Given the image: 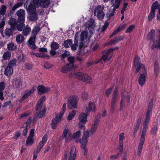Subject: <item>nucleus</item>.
<instances>
[{
  "instance_id": "680f3d73",
  "label": "nucleus",
  "mask_w": 160,
  "mask_h": 160,
  "mask_svg": "<svg viewBox=\"0 0 160 160\" xmlns=\"http://www.w3.org/2000/svg\"><path fill=\"white\" fill-rule=\"evenodd\" d=\"M124 133H122L120 134L119 135V142L122 143L123 140L124 138Z\"/></svg>"
},
{
  "instance_id": "4c0bfd02",
  "label": "nucleus",
  "mask_w": 160,
  "mask_h": 160,
  "mask_svg": "<svg viewBox=\"0 0 160 160\" xmlns=\"http://www.w3.org/2000/svg\"><path fill=\"white\" fill-rule=\"evenodd\" d=\"M34 141L33 137L29 136L26 141V144L28 146L31 145L33 143Z\"/></svg>"
},
{
  "instance_id": "1a4fd4ad",
  "label": "nucleus",
  "mask_w": 160,
  "mask_h": 160,
  "mask_svg": "<svg viewBox=\"0 0 160 160\" xmlns=\"http://www.w3.org/2000/svg\"><path fill=\"white\" fill-rule=\"evenodd\" d=\"M68 63L64 66L61 70V72L63 73H66L73 68L75 63V58L72 56H69L67 58Z\"/></svg>"
},
{
  "instance_id": "5fc2aeb1",
  "label": "nucleus",
  "mask_w": 160,
  "mask_h": 160,
  "mask_svg": "<svg viewBox=\"0 0 160 160\" xmlns=\"http://www.w3.org/2000/svg\"><path fill=\"white\" fill-rule=\"evenodd\" d=\"M43 104H41L39 102H37L36 105V110L37 111H41L42 108Z\"/></svg>"
},
{
  "instance_id": "774afa93",
  "label": "nucleus",
  "mask_w": 160,
  "mask_h": 160,
  "mask_svg": "<svg viewBox=\"0 0 160 160\" xmlns=\"http://www.w3.org/2000/svg\"><path fill=\"white\" fill-rule=\"evenodd\" d=\"M46 99V97L44 96H43L41 97L39 100V101H38V102H39L41 104H43V101H45Z\"/></svg>"
},
{
  "instance_id": "dca6fc26",
  "label": "nucleus",
  "mask_w": 160,
  "mask_h": 160,
  "mask_svg": "<svg viewBox=\"0 0 160 160\" xmlns=\"http://www.w3.org/2000/svg\"><path fill=\"white\" fill-rule=\"evenodd\" d=\"M122 99L120 102V110L121 111L122 109L123 105V103L125 102V100H127L128 103H129L130 101V96L128 94V92L125 90H124L122 92L121 94Z\"/></svg>"
},
{
  "instance_id": "2f4dec72",
  "label": "nucleus",
  "mask_w": 160,
  "mask_h": 160,
  "mask_svg": "<svg viewBox=\"0 0 160 160\" xmlns=\"http://www.w3.org/2000/svg\"><path fill=\"white\" fill-rule=\"evenodd\" d=\"M24 40V38L23 35L19 34L17 35L16 37V41L19 44H21Z\"/></svg>"
},
{
  "instance_id": "6ab92c4d",
  "label": "nucleus",
  "mask_w": 160,
  "mask_h": 160,
  "mask_svg": "<svg viewBox=\"0 0 160 160\" xmlns=\"http://www.w3.org/2000/svg\"><path fill=\"white\" fill-rule=\"evenodd\" d=\"M62 117V114L60 113L58 115L56 116L55 118L52 119V129H55L56 128L57 126L58 123L61 121V118Z\"/></svg>"
},
{
  "instance_id": "37998d69",
  "label": "nucleus",
  "mask_w": 160,
  "mask_h": 160,
  "mask_svg": "<svg viewBox=\"0 0 160 160\" xmlns=\"http://www.w3.org/2000/svg\"><path fill=\"white\" fill-rule=\"evenodd\" d=\"M59 46V44L55 42H52L51 44V48L56 50L58 48Z\"/></svg>"
},
{
  "instance_id": "a878e982",
  "label": "nucleus",
  "mask_w": 160,
  "mask_h": 160,
  "mask_svg": "<svg viewBox=\"0 0 160 160\" xmlns=\"http://www.w3.org/2000/svg\"><path fill=\"white\" fill-rule=\"evenodd\" d=\"M95 110V107L94 104L91 102H90L88 103V108H87L85 111L86 113H88L89 112L91 111L94 112Z\"/></svg>"
},
{
  "instance_id": "ddd939ff",
  "label": "nucleus",
  "mask_w": 160,
  "mask_h": 160,
  "mask_svg": "<svg viewBox=\"0 0 160 160\" xmlns=\"http://www.w3.org/2000/svg\"><path fill=\"white\" fill-rule=\"evenodd\" d=\"M88 115V113L86 114L84 112L81 113L80 114L78 118L79 121L78 126L80 129H85V124L87 122Z\"/></svg>"
},
{
  "instance_id": "ea45409f",
  "label": "nucleus",
  "mask_w": 160,
  "mask_h": 160,
  "mask_svg": "<svg viewBox=\"0 0 160 160\" xmlns=\"http://www.w3.org/2000/svg\"><path fill=\"white\" fill-rule=\"evenodd\" d=\"M15 30H13L10 28H7L5 31V35L8 37H9L12 35L13 32Z\"/></svg>"
},
{
  "instance_id": "473e14b6",
  "label": "nucleus",
  "mask_w": 160,
  "mask_h": 160,
  "mask_svg": "<svg viewBox=\"0 0 160 160\" xmlns=\"http://www.w3.org/2000/svg\"><path fill=\"white\" fill-rule=\"evenodd\" d=\"M74 42V44H72L71 45V49L72 51L76 50L78 47L77 42H78V40L77 39V37L76 34L75 35V36Z\"/></svg>"
},
{
  "instance_id": "4be33fe9",
  "label": "nucleus",
  "mask_w": 160,
  "mask_h": 160,
  "mask_svg": "<svg viewBox=\"0 0 160 160\" xmlns=\"http://www.w3.org/2000/svg\"><path fill=\"white\" fill-rule=\"evenodd\" d=\"M77 154L76 148L74 146H73L72 147L70 151V155L68 160H75Z\"/></svg>"
},
{
  "instance_id": "a18cd8bd",
  "label": "nucleus",
  "mask_w": 160,
  "mask_h": 160,
  "mask_svg": "<svg viewBox=\"0 0 160 160\" xmlns=\"http://www.w3.org/2000/svg\"><path fill=\"white\" fill-rule=\"evenodd\" d=\"M16 59L15 58H13L10 61L8 65L10 67H11L12 68V67L16 65Z\"/></svg>"
},
{
  "instance_id": "423d86ee",
  "label": "nucleus",
  "mask_w": 160,
  "mask_h": 160,
  "mask_svg": "<svg viewBox=\"0 0 160 160\" xmlns=\"http://www.w3.org/2000/svg\"><path fill=\"white\" fill-rule=\"evenodd\" d=\"M122 0H111L112 7H113L112 9L110 10L107 13V17L110 18L113 16L115 13L116 10L119 7Z\"/></svg>"
},
{
  "instance_id": "f8f14e48",
  "label": "nucleus",
  "mask_w": 160,
  "mask_h": 160,
  "mask_svg": "<svg viewBox=\"0 0 160 160\" xmlns=\"http://www.w3.org/2000/svg\"><path fill=\"white\" fill-rule=\"evenodd\" d=\"M160 8V5L157 1H156L152 4L151 7V11L148 17V21H151L155 15V10Z\"/></svg>"
},
{
  "instance_id": "bf43d9fd",
  "label": "nucleus",
  "mask_w": 160,
  "mask_h": 160,
  "mask_svg": "<svg viewBox=\"0 0 160 160\" xmlns=\"http://www.w3.org/2000/svg\"><path fill=\"white\" fill-rule=\"evenodd\" d=\"M69 52L68 51H65L64 53L61 55V57L62 58H64L69 56Z\"/></svg>"
},
{
  "instance_id": "2eb2a0df",
  "label": "nucleus",
  "mask_w": 160,
  "mask_h": 160,
  "mask_svg": "<svg viewBox=\"0 0 160 160\" xmlns=\"http://www.w3.org/2000/svg\"><path fill=\"white\" fill-rule=\"evenodd\" d=\"M62 138L65 140L66 142L71 141L72 136L71 132L68 128H65L64 129L63 133L60 138V139Z\"/></svg>"
},
{
  "instance_id": "a19ab883",
  "label": "nucleus",
  "mask_w": 160,
  "mask_h": 160,
  "mask_svg": "<svg viewBox=\"0 0 160 160\" xmlns=\"http://www.w3.org/2000/svg\"><path fill=\"white\" fill-rule=\"evenodd\" d=\"M44 144L43 142H40L38 145L37 149L36 151H34V152H36L37 153H39L41 149L42 148Z\"/></svg>"
},
{
  "instance_id": "20e7f679",
  "label": "nucleus",
  "mask_w": 160,
  "mask_h": 160,
  "mask_svg": "<svg viewBox=\"0 0 160 160\" xmlns=\"http://www.w3.org/2000/svg\"><path fill=\"white\" fill-rule=\"evenodd\" d=\"M89 136L88 130L85 131L83 132L82 139H80L79 140V142L81 145V150L84 152L85 155H86L87 154L88 149L86 148V146L88 142Z\"/></svg>"
},
{
  "instance_id": "4d7b16f0",
  "label": "nucleus",
  "mask_w": 160,
  "mask_h": 160,
  "mask_svg": "<svg viewBox=\"0 0 160 160\" xmlns=\"http://www.w3.org/2000/svg\"><path fill=\"white\" fill-rule=\"evenodd\" d=\"M121 155L120 153H118L117 154L111 155L110 157V159L112 160H115L118 158Z\"/></svg>"
},
{
  "instance_id": "de8ad7c7",
  "label": "nucleus",
  "mask_w": 160,
  "mask_h": 160,
  "mask_svg": "<svg viewBox=\"0 0 160 160\" xmlns=\"http://www.w3.org/2000/svg\"><path fill=\"white\" fill-rule=\"evenodd\" d=\"M81 97L83 100H86L88 98V94L86 92H83L81 94Z\"/></svg>"
},
{
  "instance_id": "c03bdc74",
  "label": "nucleus",
  "mask_w": 160,
  "mask_h": 160,
  "mask_svg": "<svg viewBox=\"0 0 160 160\" xmlns=\"http://www.w3.org/2000/svg\"><path fill=\"white\" fill-rule=\"evenodd\" d=\"M81 135L80 130L77 131L76 132L74 133L72 136V138L74 139L80 137Z\"/></svg>"
},
{
  "instance_id": "052dcab7",
  "label": "nucleus",
  "mask_w": 160,
  "mask_h": 160,
  "mask_svg": "<svg viewBox=\"0 0 160 160\" xmlns=\"http://www.w3.org/2000/svg\"><path fill=\"white\" fill-rule=\"evenodd\" d=\"M119 146L118 148V149H119V152L118 153H120V154L121 155L123 149V143L119 142Z\"/></svg>"
},
{
  "instance_id": "f03ea898",
  "label": "nucleus",
  "mask_w": 160,
  "mask_h": 160,
  "mask_svg": "<svg viewBox=\"0 0 160 160\" xmlns=\"http://www.w3.org/2000/svg\"><path fill=\"white\" fill-rule=\"evenodd\" d=\"M16 14L18 16L17 20L16 18H11L8 21V23L12 29H17L18 31L21 32L25 21V12L24 10L20 9L17 12Z\"/></svg>"
},
{
  "instance_id": "e433bc0d",
  "label": "nucleus",
  "mask_w": 160,
  "mask_h": 160,
  "mask_svg": "<svg viewBox=\"0 0 160 160\" xmlns=\"http://www.w3.org/2000/svg\"><path fill=\"white\" fill-rule=\"evenodd\" d=\"M72 43V39H67L63 43V45L66 48L69 47L70 45H71Z\"/></svg>"
},
{
  "instance_id": "09e8293b",
  "label": "nucleus",
  "mask_w": 160,
  "mask_h": 160,
  "mask_svg": "<svg viewBox=\"0 0 160 160\" xmlns=\"http://www.w3.org/2000/svg\"><path fill=\"white\" fill-rule=\"evenodd\" d=\"M158 130V128L157 126H154L151 130V134L155 135Z\"/></svg>"
},
{
  "instance_id": "bb28decb",
  "label": "nucleus",
  "mask_w": 160,
  "mask_h": 160,
  "mask_svg": "<svg viewBox=\"0 0 160 160\" xmlns=\"http://www.w3.org/2000/svg\"><path fill=\"white\" fill-rule=\"evenodd\" d=\"M13 72L12 68L8 65L4 70V73L6 76H10Z\"/></svg>"
},
{
  "instance_id": "6e6d98bb",
  "label": "nucleus",
  "mask_w": 160,
  "mask_h": 160,
  "mask_svg": "<svg viewBox=\"0 0 160 160\" xmlns=\"http://www.w3.org/2000/svg\"><path fill=\"white\" fill-rule=\"evenodd\" d=\"M155 48L160 49V35L159 36L158 40L156 41V44L155 46Z\"/></svg>"
},
{
  "instance_id": "a211bd4d",
  "label": "nucleus",
  "mask_w": 160,
  "mask_h": 160,
  "mask_svg": "<svg viewBox=\"0 0 160 160\" xmlns=\"http://www.w3.org/2000/svg\"><path fill=\"white\" fill-rule=\"evenodd\" d=\"M98 115L99 116V117H96L95 118L94 123L92 125L90 131V133L91 134H93L94 133L99 124V117H100V115L99 114Z\"/></svg>"
},
{
  "instance_id": "c756f323",
  "label": "nucleus",
  "mask_w": 160,
  "mask_h": 160,
  "mask_svg": "<svg viewBox=\"0 0 160 160\" xmlns=\"http://www.w3.org/2000/svg\"><path fill=\"white\" fill-rule=\"evenodd\" d=\"M13 84H15L16 88H19L22 86V82L20 78H17L14 79Z\"/></svg>"
},
{
  "instance_id": "8fccbe9b",
  "label": "nucleus",
  "mask_w": 160,
  "mask_h": 160,
  "mask_svg": "<svg viewBox=\"0 0 160 160\" xmlns=\"http://www.w3.org/2000/svg\"><path fill=\"white\" fill-rule=\"evenodd\" d=\"M5 21L4 19H3L0 22V32H2L3 31V27L5 25Z\"/></svg>"
},
{
  "instance_id": "58836bf2",
  "label": "nucleus",
  "mask_w": 160,
  "mask_h": 160,
  "mask_svg": "<svg viewBox=\"0 0 160 160\" xmlns=\"http://www.w3.org/2000/svg\"><path fill=\"white\" fill-rule=\"evenodd\" d=\"M11 56V53L9 51H7L3 54V58L4 60H8L9 59Z\"/></svg>"
},
{
  "instance_id": "69168bd1",
  "label": "nucleus",
  "mask_w": 160,
  "mask_h": 160,
  "mask_svg": "<svg viewBox=\"0 0 160 160\" xmlns=\"http://www.w3.org/2000/svg\"><path fill=\"white\" fill-rule=\"evenodd\" d=\"M109 24V23L107 21H106L104 23V25L102 27V31H105L107 28Z\"/></svg>"
},
{
  "instance_id": "aec40b11",
  "label": "nucleus",
  "mask_w": 160,
  "mask_h": 160,
  "mask_svg": "<svg viewBox=\"0 0 160 160\" xmlns=\"http://www.w3.org/2000/svg\"><path fill=\"white\" fill-rule=\"evenodd\" d=\"M34 90L35 88L34 87H33L28 92L24 93L22 98L19 100V102H21L25 99H27L29 96H31L33 93Z\"/></svg>"
},
{
  "instance_id": "e2e57ef3",
  "label": "nucleus",
  "mask_w": 160,
  "mask_h": 160,
  "mask_svg": "<svg viewBox=\"0 0 160 160\" xmlns=\"http://www.w3.org/2000/svg\"><path fill=\"white\" fill-rule=\"evenodd\" d=\"M48 140V135L47 134H45L42 137V141H41V142H43L44 144H45Z\"/></svg>"
},
{
  "instance_id": "b1692460",
  "label": "nucleus",
  "mask_w": 160,
  "mask_h": 160,
  "mask_svg": "<svg viewBox=\"0 0 160 160\" xmlns=\"http://www.w3.org/2000/svg\"><path fill=\"white\" fill-rule=\"evenodd\" d=\"M155 32V30L153 29H152L148 34L147 38L148 40H150L153 43V44H154L155 42L154 39L155 37V35L154 34Z\"/></svg>"
},
{
  "instance_id": "79ce46f5",
  "label": "nucleus",
  "mask_w": 160,
  "mask_h": 160,
  "mask_svg": "<svg viewBox=\"0 0 160 160\" xmlns=\"http://www.w3.org/2000/svg\"><path fill=\"white\" fill-rule=\"evenodd\" d=\"M76 113V112L74 110H72L71 112H70L68 116V119L69 120H72L75 116Z\"/></svg>"
},
{
  "instance_id": "603ef678",
  "label": "nucleus",
  "mask_w": 160,
  "mask_h": 160,
  "mask_svg": "<svg viewBox=\"0 0 160 160\" xmlns=\"http://www.w3.org/2000/svg\"><path fill=\"white\" fill-rule=\"evenodd\" d=\"M53 65L48 62H45L44 64V67L46 69H49L52 68Z\"/></svg>"
},
{
  "instance_id": "9b49d317",
  "label": "nucleus",
  "mask_w": 160,
  "mask_h": 160,
  "mask_svg": "<svg viewBox=\"0 0 160 160\" xmlns=\"http://www.w3.org/2000/svg\"><path fill=\"white\" fill-rule=\"evenodd\" d=\"M88 32L87 31L82 32L80 35V45L82 47H87L89 42V39L88 38Z\"/></svg>"
},
{
  "instance_id": "393cba45",
  "label": "nucleus",
  "mask_w": 160,
  "mask_h": 160,
  "mask_svg": "<svg viewBox=\"0 0 160 160\" xmlns=\"http://www.w3.org/2000/svg\"><path fill=\"white\" fill-rule=\"evenodd\" d=\"M37 89L38 92L40 93H44L46 92L49 91L50 88H46L42 85H40L38 86Z\"/></svg>"
},
{
  "instance_id": "f257e3e1",
  "label": "nucleus",
  "mask_w": 160,
  "mask_h": 160,
  "mask_svg": "<svg viewBox=\"0 0 160 160\" xmlns=\"http://www.w3.org/2000/svg\"><path fill=\"white\" fill-rule=\"evenodd\" d=\"M49 0H32L26 9L29 14V19L34 21L38 19V14L36 12V8L41 6L43 8L47 7L49 5Z\"/></svg>"
},
{
  "instance_id": "3c124183",
  "label": "nucleus",
  "mask_w": 160,
  "mask_h": 160,
  "mask_svg": "<svg viewBox=\"0 0 160 160\" xmlns=\"http://www.w3.org/2000/svg\"><path fill=\"white\" fill-rule=\"evenodd\" d=\"M24 67L26 69L29 70H32V69L33 65L31 64L27 63L25 64Z\"/></svg>"
},
{
  "instance_id": "7c9ffc66",
  "label": "nucleus",
  "mask_w": 160,
  "mask_h": 160,
  "mask_svg": "<svg viewBox=\"0 0 160 160\" xmlns=\"http://www.w3.org/2000/svg\"><path fill=\"white\" fill-rule=\"evenodd\" d=\"M124 39V38L122 36H119L118 37H116L114 38L113 39L111 40L110 42V43L111 44H113L115 43L123 40Z\"/></svg>"
},
{
  "instance_id": "13d9d810",
  "label": "nucleus",
  "mask_w": 160,
  "mask_h": 160,
  "mask_svg": "<svg viewBox=\"0 0 160 160\" xmlns=\"http://www.w3.org/2000/svg\"><path fill=\"white\" fill-rule=\"evenodd\" d=\"M20 135V132L18 131L15 133V135L12 138L14 140H17L18 139V138Z\"/></svg>"
},
{
  "instance_id": "412c9836",
  "label": "nucleus",
  "mask_w": 160,
  "mask_h": 160,
  "mask_svg": "<svg viewBox=\"0 0 160 160\" xmlns=\"http://www.w3.org/2000/svg\"><path fill=\"white\" fill-rule=\"evenodd\" d=\"M134 66L136 68L135 73H137L140 70V61L139 56L135 57L134 60Z\"/></svg>"
},
{
  "instance_id": "4468645a",
  "label": "nucleus",
  "mask_w": 160,
  "mask_h": 160,
  "mask_svg": "<svg viewBox=\"0 0 160 160\" xmlns=\"http://www.w3.org/2000/svg\"><path fill=\"white\" fill-rule=\"evenodd\" d=\"M103 7L99 5L97 7L94 9V15L97 16L99 20H102L104 16V13L103 11Z\"/></svg>"
},
{
  "instance_id": "c85d7f7f",
  "label": "nucleus",
  "mask_w": 160,
  "mask_h": 160,
  "mask_svg": "<svg viewBox=\"0 0 160 160\" xmlns=\"http://www.w3.org/2000/svg\"><path fill=\"white\" fill-rule=\"evenodd\" d=\"M126 25V24H124L118 27L112 34L110 36V37H112L114 35L123 30L124 28H125V25Z\"/></svg>"
},
{
  "instance_id": "338daca9",
  "label": "nucleus",
  "mask_w": 160,
  "mask_h": 160,
  "mask_svg": "<svg viewBox=\"0 0 160 160\" xmlns=\"http://www.w3.org/2000/svg\"><path fill=\"white\" fill-rule=\"evenodd\" d=\"M66 104L65 103L63 104L62 107V108L60 113H61L62 114V115L64 113L66 108Z\"/></svg>"
},
{
  "instance_id": "864d4df0",
  "label": "nucleus",
  "mask_w": 160,
  "mask_h": 160,
  "mask_svg": "<svg viewBox=\"0 0 160 160\" xmlns=\"http://www.w3.org/2000/svg\"><path fill=\"white\" fill-rule=\"evenodd\" d=\"M22 5V3L21 2H18L15 5L12 7V10L15 11L17 8H19Z\"/></svg>"
},
{
  "instance_id": "39448f33",
  "label": "nucleus",
  "mask_w": 160,
  "mask_h": 160,
  "mask_svg": "<svg viewBox=\"0 0 160 160\" xmlns=\"http://www.w3.org/2000/svg\"><path fill=\"white\" fill-rule=\"evenodd\" d=\"M40 28L38 26L35 27L32 31L33 36L31 37L28 41V45L31 48L34 49L36 48L35 40L36 39V35L40 31Z\"/></svg>"
},
{
  "instance_id": "f3484780",
  "label": "nucleus",
  "mask_w": 160,
  "mask_h": 160,
  "mask_svg": "<svg viewBox=\"0 0 160 160\" xmlns=\"http://www.w3.org/2000/svg\"><path fill=\"white\" fill-rule=\"evenodd\" d=\"M141 70L142 71V73L141 74V87H142L146 81V76L147 73L144 66L142 64H141Z\"/></svg>"
},
{
  "instance_id": "9d476101",
  "label": "nucleus",
  "mask_w": 160,
  "mask_h": 160,
  "mask_svg": "<svg viewBox=\"0 0 160 160\" xmlns=\"http://www.w3.org/2000/svg\"><path fill=\"white\" fill-rule=\"evenodd\" d=\"M118 47L111 48L108 50H105L102 52L103 54L101 58L104 61L108 60H109L112 57L113 55V52L118 49Z\"/></svg>"
},
{
  "instance_id": "49530a36",
  "label": "nucleus",
  "mask_w": 160,
  "mask_h": 160,
  "mask_svg": "<svg viewBox=\"0 0 160 160\" xmlns=\"http://www.w3.org/2000/svg\"><path fill=\"white\" fill-rule=\"evenodd\" d=\"M135 26L134 24H132L130 25L129 27L125 31L126 33H131V32L133 29L135 28Z\"/></svg>"
},
{
  "instance_id": "72a5a7b5",
  "label": "nucleus",
  "mask_w": 160,
  "mask_h": 160,
  "mask_svg": "<svg viewBox=\"0 0 160 160\" xmlns=\"http://www.w3.org/2000/svg\"><path fill=\"white\" fill-rule=\"evenodd\" d=\"M46 112V110L45 107H44L42 111H39V112H36L35 114L38 118H40L45 116V114Z\"/></svg>"
},
{
  "instance_id": "0eeeda50",
  "label": "nucleus",
  "mask_w": 160,
  "mask_h": 160,
  "mask_svg": "<svg viewBox=\"0 0 160 160\" xmlns=\"http://www.w3.org/2000/svg\"><path fill=\"white\" fill-rule=\"evenodd\" d=\"M78 98L77 95L70 96L68 100V107L70 109H75L77 107Z\"/></svg>"
},
{
  "instance_id": "6e6552de",
  "label": "nucleus",
  "mask_w": 160,
  "mask_h": 160,
  "mask_svg": "<svg viewBox=\"0 0 160 160\" xmlns=\"http://www.w3.org/2000/svg\"><path fill=\"white\" fill-rule=\"evenodd\" d=\"M76 78L85 82L92 83V78L87 74L81 72H78L74 73Z\"/></svg>"
},
{
  "instance_id": "c9c22d12",
  "label": "nucleus",
  "mask_w": 160,
  "mask_h": 160,
  "mask_svg": "<svg viewBox=\"0 0 160 160\" xmlns=\"http://www.w3.org/2000/svg\"><path fill=\"white\" fill-rule=\"evenodd\" d=\"M7 7L5 5H2L0 8V14L4 16L6 14Z\"/></svg>"
},
{
  "instance_id": "cd10ccee",
  "label": "nucleus",
  "mask_w": 160,
  "mask_h": 160,
  "mask_svg": "<svg viewBox=\"0 0 160 160\" xmlns=\"http://www.w3.org/2000/svg\"><path fill=\"white\" fill-rule=\"evenodd\" d=\"M94 21L92 19H89L86 23V26L88 30H93L94 28L93 27L94 23Z\"/></svg>"
},
{
  "instance_id": "0e129e2a",
  "label": "nucleus",
  "mask_w": 160,
  "mask_h": 160,
  "mask_svg": "<svg viewBox=\"0 0 160 160\" xmlns=\"http://www.w3.org/2000/svg\"><path fill=\"white\" fill-rule=\"evenodd\" d=\"M18 60L20 62H24L25 59V57L24 56L23 54H22L21 55L19 56L18 58Z\"/></svg>"
},
{
  "instance_id": "5701e85b",
  "label": "nucleus",
  "mask_w": 160,
  "mask_h": 160,
  "mask_svg": "<svg viewBox=\"0 0 160 160\" xmlns=\"http://www.w3.org/2000/svg\"><path fill=\"white\" fill-rule=\"evenodd\" d=\"M22 31V34L24 36H27L29 34L31 31V29L30 28L28 25L25 27V24H24Z\"/></svg>"
},
{
  "instance_id": "f704fd0d",
  "label": "nucleus",
  "mask_w": 160,
  "mask_h": 160,
  "mask_svg": "<svg viewBox=\"0 0 160 160\" xmlns=\"http://www.w3.org/2000/svg\"><path fill=\"white\" fill-rule=\"evenodd\" d=\"M8 50L11 51H13L17 49V46H15L13 43L11 42L8 45Z\"/></svg>"
},
{
  "instance_id": "7ed1b4c3",
  "label": "nucleus",
  "mask_w": 160,
  "mask_h": 160,
  "mask_svg": "<svg viewBox=\"0 0 160 160\" xmlns=\"http://www.w3.org/2000/svg\"><path fill=\"white\" fill-rule=\"evenodd\" d=\"M153 100L152 99L148 104V110L145 116V118L142 123L143 128L142 134L141 135V151L142 150L143 144L145 141V136L148 128L150 122V115L152 114V108L153 105Z\"/></svg>"
}]
</instances>
